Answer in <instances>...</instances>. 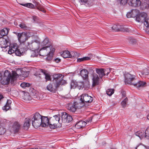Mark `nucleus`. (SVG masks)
Masks as SVG:
<instances>
[{
  "mask_svg": "<svg viewBox=\"0 0 149 149\" xmlns=\"http://www.w3.org/2000/svg\"><path fill=\"white\" fill-rule=\"evenodd\" d=\"M144 148L142 146H138L136 148V149H144Z\"/></svg>",
  "mask_w": 149,
  "mask_h": 149,
  "instance_id": "13d9d810",
  "label": "nucleus"
},
{
  "mask_svg": "<svg viewBox=\"0 0 149 149\" xmlns=\"http://www.w3.org/2000/svg\"><path fill=\"white\" fill-rule=\"evenodd\" d=\"M74 103L76 110L81 108L84 106H86V105H85L84 103L81 101L79 102H75Z\"/></svg>",
  "mask_w": 149,
  "mask_h": 149,
  "instance_id": "cd10ccee",
  "label": "nucleus"
},
{
  "mask_svg": "<svg viewBox=\"0 0 149 149\" xmlns=\"http://www.w3.org/2000/svg\"><path fill=\"white\" fill-rule=\"evenodd\" d=\"M67 107L68 109L70 112H75L76 110L74 103H70L68 104Z\"/></svg>",
  "mask_w": 149,
  "mask_h": 149,
  "instance_id": "6ab92c4d",
  "label": "nucleus"
},
{
  "mask_svg": "<svg viewBox=\"0 0 149 149\" xmlns=\"http://www.w3.org/2000/svg\"><path fill=\"white\" fill-rule=\"evenodd\" d=\"M110 72V68H108L106 69H104V76L105 75H107Z\"/></svg>",
  "mask_w": 149,
  "mask_h": 149,
  "instance_id": "a18cd8bd",
  "label": "nucleus"
},
{
  "mask_svg": "<svg viewBox=\"0 0 149 149\" xmlns=\"http://www.w3.org/2000/svg\"><path fill=\"white\" fill-rule=\"evenodd\" d=\"M139 13V10L136 9L132 10L130 12L127 13V16L128 18L136 17Z\"/></svg>",
  "mask_w": 149,
  "mask_h": 149,
  "instance_id": "f8f14e48",
  "label": "nucleus"
},
{
  "mask_svg": "<svg viewBox=\"0 0 149 149\" xmlns=\"http://www.w3.org/2000/svg\"><path fill=\"white\" fill-rule=\"evenodd\" d=\"M92 118L91 117L90 118L87 119L86 120V122L87 123H91L92 120Z\"/></svg>",
  "mask_w": 149,
  "mask_h": 149,
  "instance_id": "4d7b16f0",
  "label": "nucleus"
},
{
  "mask_svg": "<svg viewBox=\"0 0 149 149\" xmlns=\"http://www.w3.org/2000/svg\"><path fill=\"white\" fill-rule=\"evenodd\" d=\"M24 99L26 101H29L31 100V97L28 94H26L24 95Z\"/></svg>",
  "mask_w": 149,
  "mask_h": 149,
  "instance_id": "49530a36",
  "label": "nucleus"
},
{
  "mask_svg": "<svg viewBox=\"0 0 149 149\" xmlns=\"http://www.w3.org/2000/svg\"><path fill=\"white\" fill-rule=\"evenodd\" d=\"M26 73H28V72H26Z\"/></svg>",
  "mask_w": 149,
  "mask_h": 149,
  "instance_id": "774afa93",
  "label": "nucleus"
},
{
  "mask_svg": "<svg viewBox=\"0 0 149 149\" xmlns=\"http://www.w3.org/2000/svg\"><path fill=\"white\" fill-rule=\"evenodd\" d=\"M122 95L123 97H125L126 96L125 93V92H123L122 93Z\"/></svg>",
  "mask_w": 149,
  "mask_h": 149,
  "instance_id": "bf43d9fd",
  "label": "nucleus"
},
{
  "mask_svg": "<svg viewBox=\"0 0 149 149\" xmlns=\"http://www.w3.org/2000/svg\"><path fill=\"white\" fill-rule=\"evenodd\" d=\"M122 31L126 32H129L130 31V30L127 27H124L122 29Z\"/></svg>",
  "mask_w": 149,
  "mask_h": 149,
  "instance_id": "603ef678",
  "label": "nucleus"
},
{
  "mask_svg": "<svg viewBox=\"0 0 149 149\" xmlns=\"http://www.w3.org/2000/svg\"><path fill=\"white\" fill-rule=\"evenodd\" d=\"M2 78V74L1 73H0V80H1V79Z\"/></svg>",
  "mask_w": 149,
  "mask_h": 149,
  "instance_id": "e2e57ef3",
  "label": "nucleus"
},
{
  "mask_svg": "<svg viewBox=\"0 0 149 149\" xmlns=\"http://www.w3.org/2000/svg\"><path fill=\"white\" fill-rule=\"evenodd\" d=\"M20 4L22 6L27 7L29 8H33L34 7V5L31 3H28L25 4Z\"/></svg>",
  "mask_w": 149,
  "mask_h": 149,
  "instance_id": "e433bc0d",
  "label": "nucleus"
},
{
  "mask_svg": "<svg viewBox=\"0 0 149 149\" xmlns=\"http://www.w3.org/2000/svg\"><path fill=\"white\" fill-rule=\"evenodd\" d=\"M55 51V48L52 45L44 47L41 48L39 52V54L42 56H45L49 53H54Z\"/></svg>",
  "mask_w": 149,
  "mask_h": 149,
  "instance_id": "20e7f679",
  "label": "nucleus"
},
{
  "mask_svg": "<svg viewBox=\"0 0 149 149\" xmlns=\"http://www.w3.org/2000/svg\"><path fill=\"white\" fill-rule=\"evenodd\" d=\"M146 84V83L145 82L139 81L137 82L135 81L134 83L133 84V85L136 87L137 88H139L145 86Z\"/></svg>",
  "mask_w": 149,
  "mask_h": 149,
  "instance_id": "412c9836",
  "label": "nucleus"
},
{
  "mask_svg": "<svg viewBox=\"0 0 149 149\" xmlns=\"http://www.w3.org/2000/svg\"><path fill=\"white\" fill-rule=\"evenodd\" d=\"M80 74L84 80H88L89 72L86 69H82L80 71Z\"/></svg>",
  "mask_w": 149,
  "mask_h": 149,
  "instance_id": "4468645a",
  "label": "nucleus"
},
{
  "mask_svg": "<svg viewBox=\"0 0 149 149\" xmlns=\"http://www.w3.org/2000/svg\"><path fill=\"white\" fill-rule=\"evenodd\" d=\"M147 118L149 120V114L147 115Z\"/></svg>",
  "mask_w": 149,
  "mask_h": 149,
  "instance_id": "0e129e2a",
  "label": "nucleus"
},
{
  "mask_svg": "<svg viewBox=\"0 0 149 149\" xmlns=\"http://www.w3.org/2000/svg\"><path fill=\"white\" fill-rule=\"evenodd\" d=\"M53 53H49L48 54V56L46 60L48 61L51 60L52 58Z\"/></svg>",
  "mask_w": 149,
  "mask_h": 149,
  "instance_id": "09e8293b",
  "label": "nucleus"
},
{
  "mask_svg": "<svg viewBox=\"0 0 149 149\" xmlns=\"http://www.w3.org/2000/svg\"><path fill=\"white\" fill-rule=\"evenodd\" d=\"M49 125H50L49 118L48 119L47 117L41 116V126L45 127L48 126L49 127Z\"/></svg>",
  "mask_w": 149,
  "mask_h": 149,
  "instance_id": "1a4fd4ad",
  "label": "nucleus"
},
{
  "mask_svg": "<svg viewBox=\"0 0 149 149\" xmlns=\"http://www.w3.org/2000/svg\"><path fill=\"white\" fill-rule=\"evenodd\" d=\"M17 36L18 40L21 42H23L25 41L27 39V34L25 32H22V33H17Z\"/></svg>",
  "mask_w": 149,
  "mask_h": 149,
  "instance_id": "9d476101",
  "label": "nucleus"
},
{
  "mask_svg": "<svg viewBox=\"0 0 149 149\" xmlns=\"http://www.w3.org/2000/svg\"><path fill=\"white\" fill-rule=\"evenodd\" d=\"M36 149H40V148H36Z\"/></svg>",
  "mask_w": 149,
  "mask_h": 149,
  "instance_id": "338daca9",
  "label": "nucleus"
},
{
  "mask_svg": "<svg viewBox=\"0 0 149 149\" xmlns=\"http://www.w3.org/2000/svg\"><path fill=\"white\" fill-rule=\"evenodd\" d=\"M62 77V75L61 74H57L54 75V79L57 80H58L59 81V84H57L56 86V88L59 86V85L61 84V83L62 82L64 81V80L62 79L63 78Z\"/></svg>",
  "mask_w": 149,
  "mask_h": 149,
  "instance_id": "f3484780",
  "label": "nucleus"
},
{
  "mask_svg": "<svg viewBox=\"0 0 149 149\" xmlns=\"http://www.w3.org/2000/svg\"><path fill=\"white\" fill-rule=\"evenodd\" d=\"M47 90L51 92L52 91L55 90V89L54 88L52 84L51 83L47 85Z\"/></svg>",
  "mask_w": 149,
  "mask_h": 149,
  "instance_id": "f704fd0d",
  "label": "nucleus"
},
{
  "mask_svg": "<svg viewBox=\"0 0 149 149\" xmlns=\"http://www.w3.org/2000/svg\"><path fill=\"white\" fill-rule=\"evenodd\" d=\"M99 77L96 74H94L93 75V86H95L98 84Z\"/></svg>",
  "mask_w": 149,
  "mask_h": 149,
  "instance_id": "2eb2a0df",
  "label": "nucleus"
},
{
  "mask_svg": "<svg viewBox=\"0 0 149 149\" xmlns=\"http://www.w3.org/2000/svg\"><path fill=\"white\" fill-rule=\"evenodd\" d=\"M86 122L81 120L76 123L75 125V127L77 129H80L84 127L86 125Z\"/></svg>",
  "mask_w": 149,
  "mask_h": 149,
  "instance_id": "b1692460",
  "label": "nucleus"
},
{
  "mask_svg": "<svg viewBox=\"0 0 149 149\" xmlns=\"http://www.w3.org/2000/svg\"><path fill=\"white\" fill-rule=\"evenodd\" d=\"M96 72L99 75L100 78H102L104 76V69H96Z\"/></svg>",
  "mask_w": 149,
  "mask_h": 149,
  "instance_id": "c756f323",
  "label": "nucleus"
},
{
  "mask_svg": "<svg viewBox=\"0 0 149 149\" xmlns=\"http://www.w3.org/2000/svg\"><path fill=\"white\" fill-rule=\"evenodd\" d=\"M9 29L7 28H4L0 31V35L1 37H3L6 36L8 32Z\"/></svg>",
  "mask_w": 149,
  "mask_h": 149,
  "instance_id": "bb28decb",
  "label": "nucleus"
},
{
  "mask_svg": "<svg viewBox=\"0 0 149 149\" xmlns=\"http://www.w3.org/2000/svg\"><path fill=\"white\" fill-rule=\"evenodd\" d=\"M120 25H114L111 27V28L113 30L116 31H118L119 30Z\"/></svg>",
  "mask_w": 149,
  "mask_h": 149,
  "instance_id": "c03bdc74",
  "label": "nucleus"
},
{
  "mask_svg": "<svg viewBox=\"0 0 149 149\" xmlns=\"http://www.w3.org/2000/svg\"><path fill=\"white\" fill-rule=\"evenodd\" d=\"M129 5L131 6L136 7L141 6V8L144 9L148 7L149 5L147 3V1H128Z\"/></svg>",
  "mask_w": 149,
  "mask_h": 149,
  "instance_id": "f03ea898",
  "label": "nucleus"
},
{
  "mask_svg": "<svg viewBox=\"0 0 149 149\" xmlns=\"http://www.w3.org/2000/svg\"><path fill=\"white\" fill-rule=\"evenodd\" d=\"M41 45L43 46H49L50 45H52L50 44L49 39L46 38L42 42Z\"/></svg>",
  "mask_w": 149,
  "mask_h": 149,
  "instance_id": "2f4dec72",
  "label": "nucleus"
},
{
  "mask_svg": "<svg viewBox=\"0 0 149 149\" xmlns=\"http://www.w3.org/2000/svg\"><path fill=\"white\" fill-rule=\"evenodd\" d=\"M144 25L147 28H149V17H148L143 22Z\"/></svg>",
  "mask_w": 149,
  "mask_h": 149,
  "instance_id": "58836bf2",
  "label": "nucleus"
},
{
  "mask_svg": "<svg viewBox=\"0 0 149 149\" xmlns=\"http://www.w3.org/2000/svg\"><path fill=\"white\" fill-rule=\"evenodd\" d=\"M111 149H116L115 148H111Z\"/></svg>",
  "mask_w": 149,
  "mask_h": 149,
  "instance_id": "69168bd1",
  "label": "nucleus"
},
{
  "mask_svg": "<svg viewBox=\"0 0 149 149\" xmlns=\"http://www.w3.org/2000/svg\"><path fill=\"white\" fill-rule=\"evenodd\" d=\"M135 76L132 75L129 73H127L125 74V81L126 84L133 85L135 82L136 79Z\"/></svg>",
  "mask_w": 149,
  "mask_h": 149,
  "instance_id": "423d86ee",
  "label": "nucleus"
},
{
  "mask_svg": "<svg viewBox=\"0 0 149 149\" xmlns=\"http://www.w3.org/2000/svg\"><path fill=\"white\" fill-rule=\"evenodd\" d=\"M20 127V125L18 122H15L13 125V130L15 132H17L19 131Z\"/></svg>",
  "mask_w": 149,
  "mask_h": 149,
  "instance_id": "aec40b11",
  "label": "nucleus"
},
{
  "mask_svg": "<svg viewBox=\"0 0 149 149\" xmlns=\"http://www.w3.org/2000/svg\"><path fill=\"white\" fill-rule=\"evenodd\" d=\"M145 138L149 139V128H147L145 132Z\"/></svg>",
  "mask_w": 149,
  "mask_h": 149,
  "instance_id": "de8ad7c7",
  "label": "nucleus"
},
{
  "mask_svg": "<svg viewBox=\"0 0 149 149\" xmlns=\"http://www.w3.org/2000/svg\"><path fill=\"white\" fill-rule=\"evenodd\" d=\"M19 26L21 29H23L26 30L28 29V27L23 23H21Z\"/></svg>",
  "mask_w": 149,
  "mask_h": 149,
  "instance_id": "37998d69",
  "label": "nucleus"
},
{
  "mask_svg": "<svg viewBox=\"0 0 149 149\" xmlns=\"http://www.w3.org/2000/svg\"><path fill=\"white\" fill-rule=\"evenodd\" d=\"M11 101L10 100H7L6 104L2 108V109L5 111H7L10 108V106L11 103Z\"/></svg>",
  "mask_w": 149,
  "mask_h": 149,
  "instance_id": "4be33fe9",
  "label": "nucleus"
},
{
  "mask_svg": "<svg viewBox=\"0 0 149 149\" xmlns=\"http://www.w3.org/2000/svg\"><path fill=\"white\" fill-rule=\"evenodd\" d=\"M148 72H144L143 74H144L146 75H147L148 74Z\"/></svg>",
  "mask_w": 149,
  "mask_h": 149,
  "instance_id": "680f3d73",
  "label": "nucleus"
},
{
  "mask_svg": "<svg viewBox=\"0 0 149 149\" xmlns=\"http://www.w3.org/2000/svg\"><path fill=\"white\" fill-rule=\"evenodd\" d=\"M5 132V129L2 127H0V135L3 134Z\"/></svg>",
  "mask_w": 149,
  "mask_h": 149,
  "instance_id": "3c124183",
  "label": "nucleus"
},
{
  "mask_svg": "<svg viewBox=\"0 0 149 149\" xmlns=\"http://www.w3.org/2000/svg\"><path fill=\"white\" fill-rule=\"evenodd\" d=\"M62 120L64 122L69 123L72 119V116L65 112H63L61 116Z\"/></svg>",
  "mask_w": 149,
  "mask_h": 149,
  "instance_id": "9b49d317",
  "label": "nucleus"
},
{
  "mask_svg": "<svg viewBox=\"0 0 149 149\" xmlns=\"http://www.w3.org/2000/svg\"><path fill=\"white\" fill-rule=\"evenodd\" d=\"M60 115L58 114L54 116L49 118L50 125L49 127L52 129H54L57 127L58 123H61L60 121Z\"/></svg>",
  "mask_w": 149,
  "mask_h": 149,
  "instance_id": "39448f33",
  "label": "nucleus"
},
{
  "mask_svg": "<svg viewBox=\"0 0 149 149\" xmlns=\"http://www.w3.org/2000/svg\"><path fill=\"white\" fill-rule=\"evenodd\" d=\"M120 1V4L121 5H124L126 4L127 3L129 4V1Z\"/></svg>",
  "mask_w": 149,
  "mask_h": 149,
  "instance_id": "8fccbe9b",
  "label": "nucleus"
},
{
  "mask_svg": "<svg viewBox=\"0 0 149 149\" xmlns=\"http://www.w3.org/2000/svg\"><path fill=\"white\" fill-rule=\"evenodd\" d=\"M114 91L113 89H108L106 91V93L108 95L111 96L114 93Z\"/></svg>",
  "mask_w": 149,
  "mask_h": 149,
  "instance_id": "4c0bfd02",
  "label": "nucleus"
},
{
  "mask_svg": "<svg viewBox=\"0 0 149 149\" xmlns=\"http://www.w3.org/2000/svg\"><path fill=\"white\" fill-rule=\"evenodd\" d=\"M79 4L81 5L84 4L86 6H91V1H78Z\"/></svg>",
  "mask_w": 149,
  "mask_h": 149,
  "instance_id": "393cba45",
  "label": "nucleus"
},
{
  "mask_svg": "<svg viewBox=\"0 0 149 149\" xmlns=\"http://www.w3.org/2000/svg\"><path fill=\"white\" fill-rule=\"evenodd\" d=\"M7 42L5 40H4L3 37H0V45L2 47H6L7 45Z\"/></svg>",
  "mask_w": 149,
  "mask_h": 149,
  "instance_id": "c85d7f7f",
  "label": "nucleus"
},
{
  "mask_svg": "<svg viewBox=\"0 0 149 149\" xmlns=\"http://www.w3.org/2000/svg\"><path fill=\"white\" fill-rule=\"evenodd\" d=\"M17 76L18 75L15 72H13L11 75L8 70H6L4 72V76L1 80V83L2 84L7 85L9 84L11 79L10 82L13 83L16 80Z\"/></svg>",
  "mask_w": 149,
  "mask_h": 149,
  "instance_id": "f257e3e1",
  "label": "nucleus"
},
{
  "mask_svg": "<svg viewBox=\"0 0 149 149\" xmlns=\"http://www.w3.org/2000/svg\"><path fill=\"white\" fill-rule=\"evenodd\" d=\"M30 119L28 118H26L24 121V128L25 130H27L29 127L30 125Z\"/></svg>",
  "mask_w": 149,
  "mask_h": 149,
  "instance_id": "5701e85b",
  "label": "nucleus"
},
{
  "mask_svg": "<svg viewBox=\"0 0 149 149\" xmlns=\"http://www.w3.org/2000/svg\"><path fill=\"white\" fill-rule=\"evenodd\" d=\"M90 59V58L86 56L84 57L81 58H79L77 59V61L80 62L81 61H86L89 60Z\"/></svg>",
  "mask_w": 149,
  "mask_h": 149,
  "instance_id": "c9c22d12",
  "label": "nucleus"
},
{
  "mask_svg": "<svg viewBox=\"0 0 149 149\" xmlns=\"http://www.w3.org/2000/svg\"><path fill=\"white\" fill-rule=\"evenodd\" d=\"M36 7L37 9L41 11L42 12L45 13V11L44 10V9L42 8L40 5H39L38 3L36 2Z\"/></svg>",
  "mask_w": 149,
  "mask_h": 149,
  "instance_id": "a19ab883",
  "label": "nucleus"
},
{
  "mask_svg": "<svg viewBox=\"0 0 149 149\" xmlns=\"http://www.w3.org/2000/svg\"><path fill=\"white\" fill-rule=\"evenodd\" d=\"M147 14L145 13H139L136 17V21L140 22L143 23L148 17Z\"/></svg>",
  "mask_w": 149,
  "mask_h": 149,
  "instance_id": "6e6552de",
  "label": "nucleus"
},
{
  "mask_svg": "<svg viewBox=\"0 0 149 149\" xmlns=\"http://www.w3.org/2000/svg\"><path fill=\"white\" fill-rule=\"evenodd\" d=\"M24 52H25L24 50H23L21 48L20 49H17L14 53L17 56H21V55H22L23 53Z\"/></svg>",
  "mask_w": 149,
  "mask_h": 149,
  "instance_id": "473e14b6",
  "label": "nucleus"
},
{
  "mask_svg": "<svg viewBox=\"0 0 149 149\" xmlns=\"http://www.w3.org/2000/svg\"><path fill=\"white\" fill-rule=\"evenodd\" d=\"M41 72L45 76V78L46 79V81H49L51 80L50 77V75L47 73V71L45 70H43L42 69L40 70Z\"/></svg>",
  "mask_w": 149,
  "mask_h": 149,
  "instance_id": "7c9ffc66",
  "label": "nucleus"
},
{
  "mask_svg": "<svg viewBox=\"0 0 149 149\" xmlns=\"http://www.w3.org/2000/svg\"><path fill=\"white\" fill-rule=\"evenodd\" d=\"M61 54L64 58H70L72 56V54H70V52L67 50L61 52Z\"/></svg>",
  "mask_w": 149,
  "mask_h": 149,
  "instance_id": "a211bd4d",
  "label": "nucleus"
},
{
  "mask_svg": "<svg viewBox=\"0 0 149 149\" xmlns=\"http://www.w3.org/2000/svg\"><path fill=\"white\" fill-rule=\"evenodd\" d=\"M79 83L76 81H72L70 84L71 88H74L77 87H79Z\"/></svg>",
  "mask_w": 149,
  "mask_h": 149,
  "instance_id": "72a5a7b5",
  "label": "nucleus"
},
{
  "mask_svg": "<svg viewBox=\"0 0 149 149\" xmlns=\"http://www.w3.org/2000/svg\"><path fill=\"white\" fill-rule=\"evenodd\" d=\"M128 100L127 98L126 97L121 102V104L123 107L124 108L126 107Z\"/></svg>",
  "mask_w": 149,
  "mask_h": 149,
  "instance_id": "79ce46f5",
  "label": "nucleus"
},
{
  "mask_svg": "<svg viewBox=\"0 0 149 149\" xmlns=\"http://www.w3.org/2000/svg\"><path fill=\"white\" fill-rule=\"evenodd\" d=\"M34 51L32 50L31 51V57H33L36 56V53Z\"/></svg>",
  "mask_w": 149,
  "mask_h": 149,
  "instance_id": "5fc2aeb1",
  "label": "nucleus"
},
{
  "mask_svg": "<svg viewBox=\"0 0 149 149\" xmlns=\"http://www.w3.org/2000/svg\"><path fill=\"white\" fill-rule=\"evenodd\" d=\"M135 135L139 136L141 139L144 137L145 138V132L143 131L140 130L137 131L135 133Z\"/></svg>",
  "mask_w": 149,
  "mask_h": 149,
  "instance_id": "a878e982",
  "label": "nucleus"
},
{
  "mask_svg": "<svg viewBox=\"0 0 149 149\" xmlns=\"http://www.w3.org/2000/svg\"><path fill=\"white\" fill-rule=\"evenodd\" d=\"M9 48L8 53L9 54L13 53L18 49L17 45L16 44H13L11 45Z\"/></svg>",
  "mask_w": 149,
  "mask_h": 149,
  "instance_id": "dca6fc26",
  "label": "nucleus"
},
{
  "mask_svg": "<svg viewBox=\"0 0 149 149\" xmlns=\"http://www.w3.org/2000/svg\"><path fill=\"white\" fill-rule=\"evenodd\" d=\"M39 46V44L35 42H31L28 43V48L32 50H35Z\"/></svg>",
  "mask_w": 149,
  "mask_h": 149,
  "instance_id": "ddd939ff",
  "label": "nucleus"
},
{
  "mask_svg": "<svg viewBox=\"0 0 149 149\" xmlns=\"http://www.w3.org/2000/svg\"><path fill=\"white\" fill-rule=\"evenodd\" d=\"M93 100V98L89 96L88 94H83L81 96L80 101L84 103L85 105L87 103H91Z\"/></svg>",
  "mask_w": 149,
  "mask_h": 149,
  "instance_id": "0eeeda50",
  "label": "nucleus"
},
{
  "mask_svg": "<svg viewBox=\"0 0 149 149\" xmlns=\"http://www.w3.org/2000/svg\"><path fill=\"white\" fill-rule=\"evenodd\" d=\"M74 54L75 56H77V57H78L79 55V54L77 53V52H75L74 53Z\"/></svg>",
  "mask_w": 149,
  "mask_h": 149,
  "instance_id": "052dcab7",
  "label": "nucleus"
},
{
  "mask_svg": "<svg viewBox=\"0 0 149 149\" xmlns=\"http://www.w3.org/2000/svg\"><path fill=\"white\" fill-rule=\"evenodd\" d=\"M61 61V59L59 58H57L54 59V61L57 63H58Z\"/></svg>",
  "mask_w": 149,
  "mask_h": 149,
  "instance_id": "6e6d98bb",
  "label": "nucleus"
},
{
  "mask_svg": "<svg viewBox=\"0 0 149 149\" xmlns=\"http://www.w3.org/2000/svg\"><path fill=\"white\" fill-rule=\"evenodd\" d=\"M20 86L22 88H25L26 87H29L30 86V84L29 83L24 82L21 84Z\"/></svg>",
  "mask_w": 149,
  "mask_h": 149,
  "instance_id": "ea45409f",
  "label": "nucleus"
},
{
  "mask_svg": "<svg viewBox=\"0 0 149 149\" xmlns=\"http://www.w3.org/2000/svg\"><path fill=\"white\" fill-rule=\"evenodd\" d=\"M41 116L38 113H36L31 116L32 125L35 128H37L41 125Z\"/></svg>",
  "mask_w": 149,
  "mask_h": 149,
  "instance_id": "7ed1b4c3",
  "label": "nucleus"
},
{
  "mask_svg": "<svg viewBox=\"0 0 149 149\" xmlns=\"http://www.w3.org/2000/svg\"><path fill=\"white\" fill-rule=\"evenodd\" d=\"M32 18L34 22H36L38 20V17L36 16H33Z\"/></svg>",
  "mask_w": 149,
  "mask_h": 149,
  "instance_id": "864d4df0",
  "label": "nucleus"
}]
</instances>
